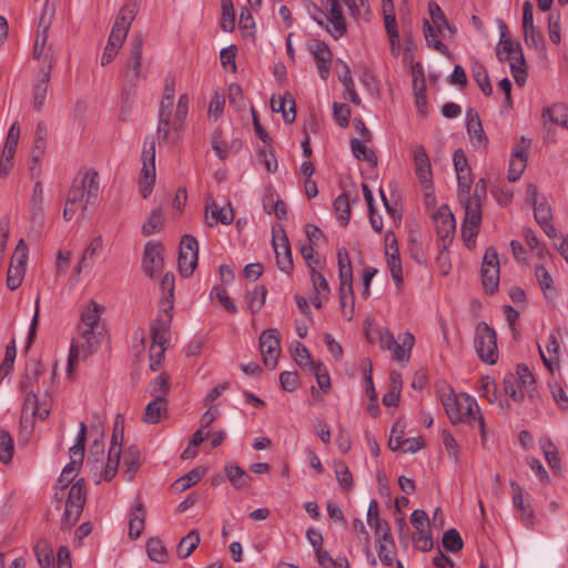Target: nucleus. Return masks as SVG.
Masks as SVG:
<instances>
[{
    "label": "nucleus",
    "instance_id": "1",
    "mask_svg": "<svg viewBox=\"0 0 568 568\" xmlns=\"http://www.w3.org/2000/svg\"><path fill=\"white\" fill-rule=\"evenodd\" d=\"M446 414L453 424L459 422L468 423L470 425L477 424L485 438V420L480 413L479 406L475 398L468 394H460L459 396H448L443 399Z\"/></svg>",
    "mask_w": 568,
    "mask_h": 568
},
{
    "label": "nucleus",
    "instance_id": "2",
    "mask_svg": "<svg viewBox=\"0 0 568 568\" xmlns=\"http://www.w3.org/2000/svg\"><path fill=\"white\" fill-rule=\"evenodd\" d=\"M474 348L481 362L494 365L498 361L497 333L487 322H479L474 333Z\"/></svg>",
    "mask_w": 568,
    "mask_h": 568
},
{
    "label": "nucleus",
    "instance_id": "3",
    "mask_svg": "<svg viewBox=\"0 0 568 568\" xmlns=\"http://www.w3.org/2000/svg\"><path fill=\"white\" fill-rule=\"evenodd\" d=\"M79 176L80 182L77 186V196L73 197V204H78L82 211H85L99 201V173L92 168H84L80 169Z\"/></svg>",
    "mask_w": 568,
    "mask_h": 568
},
{
    "label": "nucleus",
    "instance_id": "4",
    "mask_svg": "<svg viewBox=\"0 0 568 568\" xmlns=\"http://www.w3.org/2000/svg\"><path fill=\"white\" fill-rule=\"evenodd\" d=\"M22 406L20 424L24 432L31 433L36 419L44 420L50 414V405L47 400L40 403L33 389L27 390Z\"/></svg>",
    "mask_w": 568,
    "mask_h": 568
},
{
    "label": "nucleus",
    "instance_id": "5",
    "mask_svg": "<svg viewBox=\"0 0 568 568\" xmlns=\"http://www.w3.org/2000/svg\"><path fill=\"white\" fill-rule=\"evenodd\" d=\"M465 216L462 225V235L469 247L475 243L481 223V201L477 195L467 196L464 201Z\"/></svg>",
    "mask_w": 568,
    "mask_h": 568
},
{
    "label": "nucleus",
    "instance_id": "6",
    "mask_svg": "<svg viewBox=\"0 0 568 568\" xmlns=\"http://www.w3.org/2000/svg\"><path fill=\"white\" fill-rule=\"evenodd\" d=\"M155 183V140L146 136L142 150V170L140 176L141 195L149 197Z\"/></svg>",
    "mask_w": 568,
    "mask_h": 568
},
{
    "label": "nucleus",
    "instance_id": "7",
    "mask_svg": "<svg viewBox=\"0 0 568 568\" xmlns=\"http://www.w3.org/2000/svg\"><path fill=\"white\" fill-rule=\"evenodd\" d=\"M170 322H156L151 327L150 368L156 372L162 364L170 341Z\"/></svg>",
    "mask_w": 568,
    "mask_h": 568
},
{
    "label": "nucleus",
    "instance_id": "8",
    "mask_svg": "<svg viewBox=\"0 0 568 568\" xmlns=\"http://www.w3.org/2000/svg\"><path fill=\"white\" fill-rule=\"evenodd\" d=\"M142 45L143 40L135 36L130 42V57L124 71V92L134 89L142 77Z\"/></svg>",
    "mask_w": 568,
    "mask_h": 568
},
{
    "label": "nucleus",
    "instance_id": "9",
    "mask_svg": "<svg viewBox=\"0 0 568 568\" xmlns=\"http://www.w3.org/2000/svg\"><path fill=\"white\" fill-rule=\"evenodd\" d=\"M71 462L68 463L55 484L54 487V496L53 501L55 504V508L60 509L62 501H64V519L61 524V528L65 531H71V525L69 523L70 508H71Z\"/></svg>",
    "mask_w": 568,
    "mask_h": 568
},
{
    "label": "nucleus",
    "instance_id": "10",
    "mask_svg": "<svg viewBox=\"0 0 568 568\" xmlns=\"http://www.w3.org/2000/svg\"><path fill=\"white\" fill-rule=\"evenodd\" d=\"M199 260V244L194 236L184 235L179 250V271L182 276L189 277L193 274Z\"/></svg>",
    "mask_w": 568,
    "mask_h": 568
},
{
    "label": "nucleus",
    "instance_id": "11",
    "mask_svg": "<svg viewBox=\"0 0 568 568\" xmlns=\"http://www.w3.org/2000/svg\"><path fill=\"white\" fill-rule=\"evenodd\" d=\"M481 282L487 293H494L499 284V260L495 247L486 250L481 265Z\"/></svg>",
    "mask_w": 568,
    "mask_h": 568
},
{
    "label": "nucleus",
    "instance_id": "12",
    "mask_svg": "<svg viewBox=\"0 0 568 568\" xmlns=\"http://www.w3.org/2000/svg\"><path fill=\"white\" fill-rule=\"evenodd\" d=\"M260 349L264 365L270 369H274L281 353V341L277 329L270 328L262 332L260 336Z\"/></svg>",
    "mask_w": 568,
    "mask_h": 568
},
{
    "label": "nucleus",
    "instance_id": "13",
    "mask_svg": "<svg viewBox=\"0 0 568 568\" xmlns=\"http://www.w3.org/2000/svg\"><path fill=\"white\" fill-rule=\"evenodd\" d=\"M338 272H339V295L342 306L345 307L346 300L353 301V271L348 252L342 247L337 252Z\"/></svg>",
    "mask_w": 568,
    "mask_h": 568
},
{
    "label": "nucleus",
    "instance_id": "14",
    "mask_svg": "<svg viewBox=\"0 0 568 568\" xmlns=\"http://www.w3.org/2000/svg\"><path fill=\"white\" fill-rule=\"evenodd\" d=\"M163 252L162 243L158 241L146 242L143 251L142 268L148 276L154 277L162 272L164 263Z\"/></svg>",
    "mask_w": 568,
    "mask_h": 568
},
{
    "label": "nucleus",
    "instance_id": "15",
    "mask_svg": "<svg viewBox=\"0 0 568 568\" xmlns=\"http://www.w3.org/2000/svg\"><path fill=\"white\" fill-rule=\"evenodd\" d=\"M433 220L436 233L443 242V247L446 248L447 245L452 242L456 230L454 215L447 205H442L433 215Z\"/></svg>",
    "mask_w": 568,
    "mask_h": 568
},
{
    "label": "nucleus",
    "instance_id": "16",
    "mask_svg": "<svg viewBox=\"0 0 568 568\" xmlns=\"http://www.w3.org/2000/svg\"><path fill=\"white\" fill-rule=\"evenodd\" d=\"M385 242H386V261L387 266L390 271L392 277L395 281L397 286H400L403 284V268H402V261L399 256V248L397 245V240L395 237V234L392 231H388L385 234Z\"/></svg>",
    "mask_w": 568,
    "mask_h": 568
},
{
    "label": "nucleus",
    "instance_id": "17",
    "mask_svg": "<svg viewBox=\"0 0 568 568\" xmlns=\"http://www.w3.org/2000/svg\"><path fill=\"white\" fill-rule=\"evenodd\" d=\"M324 9L326 11L325 19L327 22L332 24V28H328V24H325L328 32L335 38L338 39L346 33V21L343 14L342 6L338 0H325Z\"/></svg>",
    "mask_w": 568,
    "mask_h": 568
},
{
    "label": "nucleus",
    "instance_id": "18",
    "mask_svg": "<svg viewBox=\"0 0 568 568\" xmlns=\"http://www.w3.org/2000/svg\"><path fill=\"white\" fill-rule=\"evenodd\" d=\"M453 162L457 174L459 196L464 199L469 194L473 176L468 160L462 149L454 152Z\"/></svg>",
    "mask_w": 568,
    "mask_h": 568
},
{
    "label": "nucleus",
    "instance_id": "19",
    "mask_svg": "<svg viewBox=\"0 0 568 568\" xmlns=\"http://www.w3.org/2000/svg\"><path fill=\"white\" fill-rule=\"evenodd\" d=\"M272 244L278 268L287 274L291 273L293 270L292 252L288 237L284 230H281L280 235H276L273 231Z\"/></svg>",
    "mask_w": 568,
    "mask_h": 568
},
{
    "label": "nucleus",
    "instance_id": "20",
    "mask_svg": "<svg viewBox=\"0 0 568 568\" xmlns=\"http://www.w3.org/2000/svg\"><path fill=\"white\" fill-rule=\"evenodd\" d=\"M530 146V140L521 138L520 144L516 145L509 160L507 179L509 182H516L520 179L527 165V150Z\"/></svg>",
    "mask_w": 568,
    "mask_h": 568
},
{
    "label": "nucleus",
    "instance_id": "21",
    "mask_svg": "<svg viewBox=\"0 0 568 568\" xmlns=\"http://www.w3.org/2000/svg\"><path fill=\"white\" fill-rule=\"evenodd\" d=\"M415 173L425 190L433 185V172L429 156L423 145H417L413 152Z\"/></svg>",
    "mask_w": 568,
    "mask_h": 568
},
{
    "label": "nucleus",
    "instance_id": "22",
    "mask_svg": "<svg viewBox=\"0 0 568 568\" xmlns=\"http://www.w3.org/2000/svg\"><path fill=\"white\" fill-rule=\"evenodd\" d=\"M308 50L317 62L320 77L326 80L331 71L333 53L329 47L322 40L315 39L308 44Z\"/></svg>",
    "mask_w": 568,
    "mask_h": 568
},
{
    "label": "nucleus",
    "instance_id": "23",
    "mask_svg": "<svg viewBox=\"0 0 568 568\" xmlns=\"http://www.w3.org/2000/svg\"><path fill=\"white\" fill-rule=\"evenodd\" d=\"M138 13V3L135 1H131L125 3L119 14L115 18V21L112 26L111 34H121L119 36L121 39L125 40L129 29L131 27L132 21L134 20Z\"/></svg>",
    "mask_w": 568,
    "mask_h": 568
},
{
    "label": "nucleus",
    "instance_id": "24",
    "mask_svg": "<svg viewBox=\"0 0 568 568\" xmlns=\"http://www.w3.org/2000/svg\"><path fill=\"white\" fill-rule=\"evenodd\" d=\"M138 13V3L135 1H131L125 3L119 14L115 18V21L112 26L111 34H121L119 36L121 39L125 40L129 29L131 27L132 21L134 20Z\"/></svg>",
    "mask_w": 568,
    "mask_h": 568
},
{
    "label": "nucleus",
    "instance_id": "25",
    "mask_svg": "<svg viewBox=\"0 0 568 568\" xmlns=\"http://www.w3.org/2000/svg\"><path fill=\"white\" fill-rule=\"evenodd\" d=\"M205 215L207 220L210 217L212 219V221H207V224L211 227L216 225L217 223L229 225L234 220V212L230 203L222 207H219L213 200L206 202Z\"/></svg>",
    "mask_w": 568,
    "mask_h": 568
},
{
    "label": "nucleus",
    "instance_id": "26",
    "mask_svg": "<svg viewBox=\"0 0 568 568\" xmlns=\"http://www.w3.org/2000/svg\"><path fill=\"white\" fill-rule=\"evenodd\" d=\"M168 413V400L164 396H154L143 413L142 419L146 424H158Z\"/></svg>",
    "mask_w": 568,
    "mask_h": 568
},
{
    "label": "nucleus",
    "instance_id": "27",
    "mask_svg": "<svg viewBox=\"0 0 568 568\" xmlns=\"http://www.w3.org/2000/svg\"><path fill=\"white\" fill-rule=\"evenodd\" d=\"M467 132L474 143L478 146H486L488 139L484 132L480 118L474 110L467 111Z\"/></svg>",
    "mask_w": 568,
    "mask_h": 568
},
{
    "label": "nucleus",
    "instance_id": "28",
    "mask_svg": "<svg viewBox=\"0 0 568 568\" xmlns=\"http://www.w3.org/2000/svg\"><path fill=\"white\" fill-rule=\"evenodd\" d=\"M500 29V42L497 47V58L499 61H507L509 58L515 55V52H523L520 45L515 44L510 38L506 37L508 31L507 26L503 20L499 21Z\"/></svg>",
    "mask_w": 568,
    "mask_h": 568
},
{
    "label": "nucleus",
    "instance_id": "29",
    "mask_svg": "<svg viewBox=\"0 0 568 568\" xmlns=\"http://www.w3.org/2000/svg\"><path fill=\"white\" fill-rule=\"evenodd\" d=\"M311 271V280L314 290V296L312 297V303L316 308L322 306L323 300H326L329 295V287L324 275L312 267Z\"/></svg>",
    "mask_w": 568,
    "mask_h": 568
},
{
    "label": "nucleus",
    "instance_id": "30",
    "mask_svg": "<svg viewBox=\"0 0 568 568\" xmlns=\"http://www.w3.org/2000/svg\"><path fill=\"white\" fill-rule=\"evenodd\" d=\"M562 335V332H561V328L560 327H557L555 332H551L548 334L547 336V342H546V348H547V352L549 353V357H547L540 345H538V349H539V353H540V356L542 358V362L544 364L547 366V368L549 371H552V362L556 361L558 362L559 361V355H558V352H559V343H558V337H561Z\"/></svg>",
    "mask_w": 568,
    "mask_h": 568
},
{
    "label": "nucleus",
    "instance_id": "31",
    "mask_svg": "<svg viewBox=\"0 0 568 568\" xmlns=\"http://www.w3.org/2000/svg\"><path fill=\"white\" fill-rule=\"evenodd\" d=\"M271 106L274 112H281L285 123H293L295 121V101L291 94H286L283 98H272Z\"/></svg>",
    "mask_w": 568,
    "mask_h": 568
},
{
    "label": "nucleus",
    "instance_id": "32",
    "mask_svg": "<svg viewBox=\"0 0 568 568\" xmlns=\"http://www.w3.org/2000/svg\"><path fill=\"white\" fill-rule=\"evenodd\" d=\"M145 524V513L144 506L141 500H136L134 507L131 511L130 523H129V536L131 539H138Z\"/></svg>",
    "mask_w": 568,
    "mask_h": 568
},
{
    "label": "nucleus",
    "instance_id": "33",
    "mask_svg": "<svg viewBox=\"0 0 568 568\" xmlns=\"http://www.w3.org/2000/svg\"><path fill=\"white\" fill-rule=\"evenodd\" d=\"M101 248H102V239L100 236L94 237L89 243V245L84 250V252L79 261V264L75 270L78 274H81L83 272H88L89 270H91L93 262H94V256Z\"/></svg>",
    "mask_w": 568,
    "mask_h": 568
},
{
    "label": "nucleus",
    "instance_id": "34",
    "mask_svg": "<svg viewBox=\"0 0 568 568\" xmlns=\"http://www.w3.org/2000/svg\"><path fill=\"white\" fill-rule=\"evenodd\" d=\"M175 277L173 273H166L163 275L161 281V288L163 296L161 300V306L165 315L170 318L173 316L170 311L173 308V293H174Z\"/></svg>",
    "mask_w": 568,
    "mask_h": 568
},
{
    "label": "nucleus",
    "instance_id": "35",
    "mask_svg": "<svg viewBox=\"0 0 568 568\" xmlns=\"http://www.w3.org/2000/svg\"><path fill=\"white\" fill-rule=\"evenodd\" d=\"M414 342L415 338L410 333H404V335L400 337V343L396 342L395 345L389 349L392 351L393 358L399 363H408Z\"/></svg>",
    "mask_w": 568,
    "mask_h": 568
},
{
    "label": "nucleus",
    "instance_id": "36",
    "mask_svg": "<svg viewBox=\"0 0 568 568\" xmlns=\"http://www.w3.org/2000/svg\"><path fill=\"white\" fill-rule=\"evenodd\" d=\"M224 473L236 489L246 488L252 480V477L242 467L234 464H226Z\"/></svg>",
    "mask_w": 568,
    "mask_h": 568
},
{
    "label": "nucleus",
    "instance_id": "37",
    "mask_svg": "<svg viewBox=\"0 0 568 568\" xmlns=\"http://www.w3.org/2000/svg\"><path fill=\"white\" fill-rule=\"evenodd\" d=\"M408 253L417 264H425L426 256L423 248L422 235L417 230H410L407 239Z\"/></svg>",
    "mask_w": 568,
    "mask_h": 568
},
{
    "label": "nucleus",
    "instance_id": "38",
    "mask_svg": "<svg viewBox=\"0 0 568 568\" xmlns=\"http://www.w3.org/2000/svg\"><path fill=\"white\" fill-rule=\"evenodd\" d=\"M141 466V453L135 446H130L123 453V467H125V474L128 480H133L135 473Z\"/></svg>",
    "mask_w": 568,
    "mask_h": 568
},
{
    "label": "nucleus",
    "instance_id": "39",
    "mask_svg": "<svg viewBox=\"0 0 568 568\" xmlns=\"http://www.w3.org/2000/svg\"><path fill=\"white\" fill-rule=\"evenodd\" d=\"M201 541L200 534L197 530H191L185 537H183L178 547L176 555L180 559H185L199 547Z\"/></svg>",
    "mask_w": 568,
    "mask_h": 568
},
{
    "label": "nucleus",
    "instance_id": "40",
    "mask_svg": "<svg viewBox=\"0 0 568 568\" xmlns=\"http://www.w3.org/2000/svg\"><path fill=\"white\" fill-rule=\"evenodd\" d=\"M43 186L39 179H36L32 194L29 202V213L32 220H37L42 216L43 213Z\"/></svg>",
    "mask_w": 568,
    "mask_h": 568
},
{
    "label": "nucleus",
    "instance_id": "41",
    "mask_svg": "<svg viewBox=\"0 0 568 568\" xmlns=\"http://www.w3.org/2000/svg\"><path fill=\"white\" fill-rule=\"evenodd\" d=\"M509 67L513 78L518 85H524L527 80L526 62L523 52H515V55L509 58Z\"/></svg>",
    "mask_w": 568,
    "mask_h": 568
},
{
    "label": "nucleus",
    "instance_id": "42",
    "mask_svg": "<svg viewBox=\"0 0 568 568\" xmlns=\"http://www.w3.org/2000/svg\"><path fill=\"white\" fill-rule=\"evenodd\" d=\"M428 12L433 21V27L437 29L438 32H443V30H447L450 33L456 32V28L452 27L442 8L434 1L428 3Z\"/></svg>",
    "mask_w": 568,
    "mask_h": 568
},
{
    "label": "nucleus",
    "instance_id": "43",
    "mask_svg": "<svg viewBox=\"0 0 568 568\" xmlns=\"http://www.w3.org/2000/svg\"><path fill=\"white\" fill-rule=\"evenodd\" d=\"M88 429L84 422L80 423V429L77 435L75 444H73V471L77 470V465H81L84 459L85 440Z\"/></svg>",
    "mask_w": 568,
    "mask_h": 568
},
{
    "label": "nucleus",
    "instance_id": "44",
    "mask_svg": "<svg viewBox=\"0 0 568 568\" xmlns=\"http://www.w3.org/2000/svg\"><path fill=\"white\" fill-rule=\"evenodd\" d=\"M34 552L41 568H54L55 558L53 556V550L45 540L37 542Z\"/></svg>",
    "mask_w": 568,
    "mask_h": 568
},
{
    "label": "nucleus",
    "instance_id": "45",
    "mask_svg": "<svg viewBox=\"0 0 568 568\" xmlns=\"http://www.w3.org/2000/svg\"><path fill=\"white\" fill-rule=\"evenodd\" d=\"M423 31L426 42L429 47L434 48L436 51L443 54L448 53V47L444 44L442 40L438 38L437 29L433 27L426 19L423 22Z\"/></svg>",
    "mask_w": 568,
    "mask_h": 568
},
{
    "label": "nucleus",
    "instance_id": "46",
    "mask_svg": "<svg viewBox=\"0 0 568 568\" xmlns=\"http://www.w3.org/2000/svg\"><path fill=\"white\" fill-rule=\"evenodd\" d=\"M266 288L263 285H256L253 291L245 295V302L252 314L257 313L265 304Z\"/></svg>",
    "mask_w": 568,
    "mask_h": 568
},
{
    "label": "nucleus",
    "instance_id": "47",
    "mask_svg": "<svg viewBox=\"0 0 568 568\" xmlns=\"http://www.w3.org/2000/svg\"><path fill=\"white\" fill-rule=\"evenodd\" d=\"M351 149H352V152L354 154V156L359 160V161H366L368 162L372 166H376L377 165V156L376 154L374 153L373 150H371L369 148H367L363 142H361L359 140L357 139H353L351 141Z\"/></svg>",
    "mask_w": 568,
    "mask_h": 568
},
{
    "label": "nucleus",
    "instance_id": "48",
    "mask_svg": "<svg viewBox=\"0 0 568 568\" xmlns=\"http://www.w3.org/2000/svg\"><path fill=\"white\" fill-rule=\"evenodd\" d=\"M43 373V367L39 361H33L28 367L24 376L20 382V389L27 392L32 389L33 384L38 381L39 376Z\"/></svg>",
    "mask_w": 568,
    "mask_h": 568
},
{
    "label": "nucleus",
    "instance_id": "49",
    "mask_svg": "<svg viewBox=\"0 0 568 568\" xmlns=\"http://www.w3.org/2000/svg\"><path fill=\"white\" fill-rule=\"evenodd\" d=\"M471 73L479 85L483 93L487 97H489L493 93V85L490 83L488 73L483 64L479 62H475L471 67Z\"/></svg>",
    "mask_w": 568,
    "mask_h": 568
},
{
    "label": "nucleus",
    "instance_id": "50",
    "mask_svg": "<svg viewBox=\"0 0 568 568\" xmlns=\"http://www.w3.org/2000/svg\"><path fill=\"white\" fill-rule=\"evenodd\" d=\"M504 390L511 397L514 402H521L524 399V387L519 384L516 375L507 374L503 381Z\"/></svg>",
    "mask_w": 568,
    "mask_h": 568
},
{
    "label": "nucleus",
    "instance_id": "51",
    "mask_svg": "<svg viewBox=\"0 0 568 568\" xmlns=\"http://www.w3.org/2000/svg\"><path fill=\"white\" fill-rule=\"evenodd\" d=\"M542 116H549L550 121L567 128L568 121V106L565 104H555L542 111Z\"/></svg>",
    "mask_w": 568,
    "mask_h": 568
},
{
    "label": "nucleus",
    "instance_id": "52",
    "mask_svg": "<svg viewBox=\"0 0 568 568\" xmlns=\"http://www.w3.org/2000/svg\"><path fill=\"white\" fill-rule=\"evenodd\" d=\"M164 225V217L161 209L154 210L148 221L142 225V234L150 236L162 230Z\"/></svg>",
    "mask_w": 568,
    "mask_h": 568
},
{
    "label": "nucleus",
    "instance_id": "53",
    "mask_svg": "<svg viewBox=\"0 0 568 568\" xmlns=\"http://www.w3.org/2000/svg\"><path fill=\"white\" fill-rule=\"evenodd\" d=\"M171 110H166L165 103L160 104L159 123L156 133L160 140L166 141L171 129Z\"/></svg>",
    "mask_w": 568,
    "mask_h": 568
},
{
    "label": "nucleus",
    "instance_id": "54",
    "mask_svg": "<svg viewBox=\"0 0 568 568\" xmlns=\"http://www.w3.org/2000/svg\"><path fill=\"white\" fill-rule=\"evenodd\" d=\"M367 523L375 530L376 535H379L383 528L388 525L386 520L379 518L378 503L375 499H372L369 503L367 510Z\"/></svg>",
    "mask_w": 568,
    "mask_h": 568
},
{
    "label": "nucleus",
    "instance_id": "55",
    "mask_svg": "<svg viewBox=\"0 0 568 568\" xmlns=\"http://www.w3.org/2000/svg\"><path fill=\"white\" fill-rule=\"evenodd\" d=\"M120 34H111L109 37V41L104 48V52L101 58V64H109L118 54L119 49L122 47L124 40L119 37Z\"/></svg>",
    "mask_w": 568,
    "mask_h": 568
},
{
    "label": "nucleus",
    "instance_id": "56",
    "mask_svg": "<svg viewBox=\"0 0 568 568\" xmlns=\"http://www.w3.org/2000/svg\"><path fill=\"white\" fill-rule=\"evenodd\" d=\"M189 105H190V97L184 93L179 97L178 105L174 114V121L172 124L173 130L179 131L184 120L186 119V115L189 113Z\"/></svg>",
    "mask_w": 568,
    "mask_h": 568
},
{
    "label": "nucleus",
    "instance_id": "57",
    "mask_svg": "<svg viewBox=\"0 0 568 568\" xmlns=\"http://www.w3.org/2000/svg\"><path fill=\"white\" fill-rule=\"evenodd\" d=\"M334 210L342 226H346L351 219V205L346 194L338 195L334 201Z\"/></svg>",
    "mask_w": 568,
    "mask_h": 568
},
{
    "label": "nucleus",
    "instance_id": "58",
    "mask_svg": "<svg viewBox=\"0 0 568 568\" xmlns=\"http://www.w3.org/2000/svg\"><path fill=\"white\" fill-rule=\"evenodd\" d=\"M310 371L314 373L320 388L327 393L331 390V377L322 362L311 363Z\"/></svg>",
    "mask_w": 568,
    "mask_h": 568
},
{
    "label": "nucleus",
    "instance_id": "59",
    "mask_svg": "<svg viewBox=\"0 0 568 568\" xmlns=\"http://www.w3.org/2000/svg\"><path fill=\"white\" fill-rule=\"evenodd\" d=\"M146 551L150 559L153 561L164 562L166 560L168 551L159 538H151L148 540Z\"/></svg>",
    "mask_w": 568,
    "mask_h": 568
},
{
    "label": "nucleus",
    "instance_id": "60",
    "mask_svg": "<svg viewBox=\"0 0 568 568\" xmlns=\"http://www.w3.org/2000/svg\"><path fill=\"white\" fill-rule=\"evenodd\" d=\"M221 28L225 32H231L235 27V12L232 0H222Z\"/></svg>",
    "mask_w": 568,
    "mask_h": 568
},
{
    "label": "nucleus",
    "instance_id": "61",
    "mask_svg": "<svg viewBox=\"0 0 568 568\" xmlns=\"http://www.w3.org/2000/svg\"><path fill=\"white\" fill-rule=\"evenodd\" d=\"M87 500V484L84 478L78 479L73 484V506L77 507V516L79 517L84 508Z\"/></svg>",
    "mask_w": 568,
    "mask_h": 568
},
{
    "label": "nucleus",
    "instance_id": "62",
    "mask_svg": "<svg viewBox=\"0 0 568 568\" xmlns=\"http://www.w3.org/2000/svg\"><path fill=\"white\" fill-rule=\"evenodd\" d=\"M443 547L450 552H458L463 549L464 541L460 534L455 529H448L443 536Z\"/></svg>",
    "mask_w": 568,
    "mask_h": 568
},
{
    "label": "nucleus",
    "instance_id": "63",
    "mask_svg": "<svg viewBox=\"0 0 568 568\" xmlns=\"http://www.w3.org/2000/svg\"><path fill=\"white\" fill-rule=\"evenodd\" d=\"M405 424L402 420H396L392 427L388 440V447L393 452L400 450L404 444Z\"/></svg>",
    "mask_w": 568,
    "mask_h": 568
},
{
    "label": "nucleus",
    "instance_id": "64",
    "mask_svg": "<svg viewBox=\"0 0 568 568\" xmlns=\"http://www.w3.org/2000/svg\"><path fill=\"white\" fill-rule=\"evenodd\" d=\"M104 458V444L102 439H92L88 454V463H91L95 469L102 467Z\"/></svg>",
    "mask_w": 568,
    "mask_h": 568
}]
</instances>
